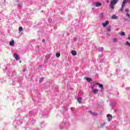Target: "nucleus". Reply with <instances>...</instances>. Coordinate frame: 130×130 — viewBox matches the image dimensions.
I'll list each match as a JSON object with an SVG mask.
<instances>
[{
  "label": "nucleus",
  "mask_w": 130,
  "mask_h": 130,
  "mask_svg": "<svg viewBox=\"0 0 130 130\" xmlns=\"http://www.w3.org/2000/svg\"><path fill=\"white\" fill-rule=\"evenodd\" d=\"M127 3H130V1L129 0H123V2L122 3L121 9L119 10L120 12H123L124 7H125V5H126V4H127Z\"/></svg>",
  "instance_id": "1"
},
{
  "label": "nucleus",
  "mask_w": 130,
  "mask_h": 130,
  "mask_svg": "<svg viewBox=\"0 0 130 130\" xmlns=\"http://www.w3.org/2000/svg\"><path fill=\"white\" fill-rule=\"evenodd\" d=\"M118 3V0H112L111 1L110 7L111 9L113 10L114 9V5H116V4Z\"/></svg>",
  "instance_id": "2"
},
{
  "label": "nucleus",
  "mask_w": 130,
  "mask_h": 130,
  "mask_svg": "<svg viewBox=\"0 0 130 130\" xmlns=\"http://www.w3.org/2000/svg\"><path fill=\"white\" fill-rule=\"evenodd\" d=\"M96 85L99 86V88H101V89L100 90V92H103V90H104V88H103V85L100 84V83L97 82Z\"/></svg>",
  "instance_id": "3"
},
{
  "label": "nucleus",
  "mask_w": 130,
  "mask_h": 130,
  "mask_svg": "<svg viewBox=\"0 0 130 130\" xmlns=\"http://www.w3.org/2000/svg\"><path fill=\"white\" fill-rule=\"evenodd\" d=\"M13 56L14 58L16 59V60H19V59H20V58L19 57V55H18V54H17L16 53H15L14 54Z\"/></svg>",
  "instance_id": "4"
},
{
  "label": "nucleus",
  "mask_w": 130,
  "mask_h": 130,
  "mask_svg": "<svg viewBox=\"0 0 130 130\" xmlns=\"http://www.w3.org/2000/svg\"><path fill=\"white\" fill-rule=\"evenodd\" d=\"M107 117L108 118V121H110L111 119H112V115H111V114H107Z\"/></svg>",
  "instance_id": "5"
},
{
  "label": "nucleus",
  "mask_w": 130,
  "mask_h": 130,
  "mask_svg": "<svg viewBox=\"0 0 130 130\" xmlns=\"http://www.w3.org/2000/svg\"><path fill=\"white\" fill-rule=\"evenodd\" d=\"M109 24V21H106L105 23H103L102 25L103 27H107V25H108Z\"/></svg>",
  "instance_id": "6"
},
{
  "label": "nucleus",
  "mask_w": 130,
  "mask_h": 130,
  "mask_svg": "<svg viewBox=\"0 0 130 130\" xmlns=\"http://www.w3.org/2000/svg\"><path fill=\"white\" fill-rule=\"evenodd\" d=\"M94 6L95 7H101L102 6V4H101V3H95L94 4Z\"/></svg>",
  "instance_id": "7"
},
{
  "label": "nucleus",
  "mask_w": 130,
  "mask_h": 130,
  "mask_svg": "<svg viewBox=\"0 0 130 130\" xmlns=\"http://www.w3.org/2000/svg\"><path fill=\"white\" fill-rule=\"evenodd\" d=\"M89 113H90V114H91V115H92L93 116H97V113H95V112H92V111H89Z\"/></svg>",
  "instance_id": "8"
},
{
  "label": "nucleus",
  "mask_w": 130,
  "mask_h": 130,
  "mask_svg": "<svg viewBox=\"0 0 130 130\" xmlns=\"http://www.w3.org/2000/svg\"><path fill=\"white\" fill-rule=\"evenodd\" d=\"M71 54L73 56H75V55H77V52L75 50H73L71 51Z\"/></svg>",
  "instance_id": "9"
},
{
  "label": "nucleus",
  "mask_w": 130,
  "mask_h": 130,
  "mask_svg": "<svg viewBox=\"0 0 130 130\" xmlns=\"http://www.w3.org/2000/svg\"><path fill=\"white\" fill-rule=\"evenodd\" d=\"M84 80H86L87 82H91L92 81L91 78H88V77H84Z\"/></svg>",
  "instance_id": "10"
},
{
  "label": "nucleus",
  "mask_w": 130,
  "mask_h": 130,
  "mask_svg": "<svg viewBox=\"0 0 130 130\" xmlns=\"http://www.w3.org/2000/svg\"><path fill=\"white\" fill-rule=\"evenodd\" d=\"M9 44L10 46H13L15 44V41L14 40H12V41L10 42Z\"/></svg>",
  "instance_id": "11"
},
{
  "label": "nucleus",
  "mask_w": 130,
  "mask_h": 130,
  "mask_svg": "<svg viewBox=\"0 0 130 130\" xmlns=\"http://www.w3.org/2000/svg\"><path fill=\"white\" fill-rule=\"evenodd\" d=\"M51 56V54H48L46 55L45 58L46 59H49L50 58V57Z\"/></svg>",
  "instance_id": "12"
},
{
  "label": "nucleus",
  "mask_w": 130,
  "mask_h": 130,
  "mask_svg": "<svg viewBox=\"0 0 130 130\" xmlns=\"http://www.w3.org/2000/svg\"><path fill=\"white\" fill-rule=\"evenodd\" d=\"M82 98H78L77 99V101L78 102L81 104V103H82Z\"/></svg>",
  "instance_id": "13"
},
{
  "label": "nucleus",
  "mask_w": 130,
  "mask_h": 130,
  "mask_svg": "<svg viewBox=\"0 0 130 130\" xmlns=\"http://www.w3.org/2000/svg\"><path fill=\"white\" fill-rule=\"evenodd\" d=\"M98 91H99L98 89H92V92L93 94H97Z\"/></svg>",
  "instance_id": "14"
},
{
  "label": "nucleus",
  "mask_w": 130,
  "mask_h": 130,
  "mask_svg": "<svg viewBox=\"0 0 130 130\" xmlns=\"http://www.w3.org/2000/svg\"><path fill=\"white\" fill-rule=\"evenodd\" d=\"M107 30L108 32H110L111 31V27H110V26H108L107 28Z\"/></svg>",
  "instance_id": "15"
},
{
  "label": "nucleus",
  "mask_w": 130,
  "mask_h": 130,
  "mask_svg": "<svg viewBox=\"0 0 130 130\" xmlns=\"http://www.w3.org/2000/svg\"><path fill=\"white\" fill-rule=\"evenodd\" d=\"M104 126H105V122L101 123V127L103 128V127H104Z\"/></svg>",
  "instance_id": "16"
},
{
  "label": "nucleus",
  "mask_w": 130,
  "mask_h": 130,
  "mask_svg": "<svg viewBox=\"0 0 130 130\" xmlns=\"http://www.w3.org/2000/svg\"><path fill=\"white\" fill-rule=\"evenodd\" d=\"M112 19H117V16L115 15H113L112 16Z\"/></svg>",
  "instance_id": "17"
},
{
  "label": "nucleus",
  "mask_w": 130,
  "mask_h": 130,
  "mask_svg": "<svg viewBox=\"0 0 130 130\" xmlns=\"http://www.w3.org/2000/svg\"><path fill=\"white\" fill-rule=\"evenodd\" d=\"M113 42L114 43H116V42H117V38H114L113 39Z\"/></svg>",
  "instance_id": "18"
},
{
  "label": "nucleus",
  "mask_w": 130,
  "mask_h": 130,
  "mask_svg": "<svg viewBox=\"0 0 130 130\" xmlns=\"http://www.w3.org/2000/svg\"><path fill=\"white\" fill-rule=\"evenodd\" d=\"M19 33H21V32H22V31H23V27H19Z\"/></svg>",
  "instance_id": "19"
},
{
  "label": "nucleus",
  "mask_w": 130,
  "mask_h": 130,
  "mask_svg": "<svg viewBox=\"0 0 130 130\" xmlns=\"http://www.w3.org/2000/svg\"><path fill=\"white\" fill-rule=\"evenodd\" d=\"M124 35H125V32H124V31H122L120 33L121 36H124Z\"/></svg>",
  "instance_id": "20"
},
{
  "label": "nucleus",
  "mask_w": 130,
  "mask_h": 130,
  "mask_svg": "<svg viewBox=\"0 0 130 130\" xmlns=\"http://www.w3.org/2000/svg\"><path fill=\"white\" fill-rule=\"evenodd\" d=\"M59 56H60V53H56V57H59Z\"/></svg>",
  "instance_id": "21"
},
{
  "label": "nucleus",
  "mask_w": 130,
  "mask_h": 130,
  "mask_svg": "<svg viewBox=\"0 0 130 130\" xmlns=\"http://www.w3.org/2000/svg\"><path fill=\"white\" fill-rule=\"evenodd\" d=\"M17 7L19 9H22V5H21V4H17Z\"/></svg>",
  "instance_id": "22"
},
{
  "label": "nucleus",
  "mask_w": 130,
  "mask_h": 130,
  "mask_svg": "<svg viewBox=\"0 0 130 130\" xmlns=\"http://www.w3.org/2000/svg\"><path fill=\"white\" fill-rule=\"evenodd\" d=\"M43 80H44V78H41L39 80L40 82L41 83L42 82H43Z\"/></svg>",
  "instance_id": "23"
},
{
  "label": "nucleus",
  "mask_w": 130,
  "mask_h": 130,
  "mask_svg": "<svg viewBox=\"0 0 130 130\" xmlns=\"http://www.w3.org/2000/svg\"><path fill=\"white\" fill-rule=\"evenodd\" d=\"M94 87H95V84H93L92 86L90 87V88L92 89V90L94 89Z\"/></svg>",
  "instance_id": "24"
},
{
  "label": "nucleus",
  "mask_w": 130,
  "mask_h": 130,
  "mask_svg": "<svg viewBox=\"0 0 130 130\" xmlns=\"http://www.w3.org/2000/svg\"><path fill=\"white\" fill-rule=\"evenodd\" d=\"M125 12L126 13H128V12H129V10L128 9H125Z\"/></svg>",
  "instance_id": "25"
},
{
  "label": "nucleus",
  "mask_w": 130,
  "mask_h": 130,
  "mask_svg": "<svg viewBox=\"0 0 130 130\" xmlns=\"http://www.w3.org/2000/svg\"><path fill=\"white\" fill-rule=\"evenodd\" d=\"M99 50L101 52H102V51H103V48H100Z\"/></svg>",
  "instance_id": "26"
},
{
  "label": "nucleus",
  "mask_w": 130,
  "mask_h": 130,
  "mask_svg": "<svg viewBox=\"0 0 130 130\" xmlns=\"http://www.w3.org/2000/svg\"><path fill=\"white\" fill-rule=\"evenodd\" d=\"M126 16H127V17H128V18H130V14H129V13H126Z\"/></svg>",
  "instance_id": "27"
},
{
  "label": "nucleus",
  "mask_w": 130,
  "mask_h": 130,
  "mask_svg": "<svg viewBox=\"0 0 130 130\" xmlns=\"http://www.w3.org/2000/svg\"><path fill=\"white\" fill-rule=\"evenodd\" d=\"M71 110H72V111L75 110V107H72V108H71Z\"/></svg>",
  "instance_id": "28"
},
{
  "label": "nucleus",
  "mask_w": 130,
  "mask_h": 130,
  "mask_svg": "<svg viewBox=\"0 0 130 130\" xmlns=\"http://www.w3.org/2000/svg\"><path fill=\"white\" fill-rule=\"evenodd\" d=\"M101 18H103V13H102L101 14Z\"/></svg>",
  "instance_id": "29"
},
{
  "label": "nucleus",
  "mask_w": 130,
  "mask_h": 130,
  "mask_svg": "<svg viewBox=\"0 0 130 130\" xmlns=\"http://www.w3.org/2000/svg\"><path fill=\"white\" fill-rule=\"evenodd\" d=\"M26 68H24V69H23V72H26Z\"/></svg>",
  "instance_id": "30"
},
{
  "label": "nucleus",
  "mask_w": 130,
  "mask_h": 130,
  "mask_svg": "<svg viewBox=\"0 0 130 130\" xmlns=\"http://www.w3.org/2000/svg\"><path fill=\"white\" fill-rule=\"evenodd\" d=\"M42 41V42H45V40L44 39H43Z\"/></svg>",
  "instance_id": "31"
},
{
  "label": "nucleus",
  "mask_w": 130,
  "mask_h": 130,
  "mask_svg": "<svg viewBox=\"0 0 130 130\" xmlns=\"http://www.w3.org/2000/svg\"><path fill=\"white\" fill-rule=\"evenodd\" d=\"M128 40H130V36L127 38Z\"/></svg>",
  "instance_id": "32"
},
{
  "label": "nucleus",
  "mask_w": 130,
  "mask_h": 130,
  "mask_svg": "<svg viewBox=\"0 0 130 130\" xmlns=\"http://www.w3.org/2000/svg\"><path fill=\"white\" fill-rule=\"evenodd\" d=\"M48 21H49V22H51V19H49L48 20Z\"/></svg>",
  "instance_id": "33"
},
{
  "label": "nucleus",
  "mask_w": 130,
  "mask_h": 130,
  "mask_svg": "<svg viewBox=\"0 0 130 130\" xmlns=\"http://www.w3.org/2000/svg\"><path fill=\"white\" fill-rule=\"evenodd\" d=\"M80 94H83V91H81L80 92Z\"/></svg>",
  "instance_id": "34"
},
{
  "label": "nucleus",
  "mask_w": 130,
  "mask_h": 130,
  "mask_svg": "<svg viewBox=\"0 0 130 130\" xmlns=\"http://www.w3.org/2000/svg\"><path fill=\"white\" fill-rule=\"evenodd\" d=\"M19 62H20V63L22 62V61H21V60H20V61H19Z\"/></svg>",
  "instance_id": "35"
},
{
  "label": "nucleus",
  "mask_w": 130,
  "mask_h": 130,
  "mask_svg": "<svg viewBox=\"0 0 130 130\" xmlns=\"http://www.w3.org/2000/svg\"><path fill=\"white\" fill-rule=\"evenodd\" d=\"M107 3H109V1H107Z\"/></svg>",
  "instance_id": "36"
}]
</instances>
